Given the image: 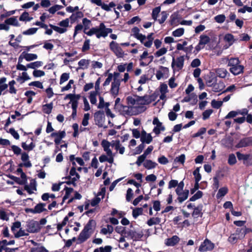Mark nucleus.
<instances>
[{"mask_svg":"<svg viewBox=\"0 0 252 252\" xmlns=\"http://www.w3.org/2000/svg\"><path fill=\"white\" fill-rule=\"evenodd\" d=\"M227 66L229 67V71L234 75H238L243 72L244 66L240 64V61L237 58L228 59Z\"/></svg>","mask_w":252,"mask_h":252,"instance_id":"obj_1","label":"nucleus"},{"mask_svg":"<svg viewBox=\"0 0 252 252\" xmlns=\"http://www.w3.org/2000/svg\"><path fill=\"white\" fill-rule=\"evenodd\" d=\"M127 104L133 107L134 109L140 110V113L146 109L144 106H142L141 96L137 95H131L126 98Z\"/></svg>","mask_w":252,"mask_h":252,"instance_id":"obj_2","label":"nucleus"},{"mask_svg":"<svg viewBox=\"0 0 252 252\" xmlns=\"http://www.w3.org/2000/svg\"><path fill=\"white\" fill-rule=\"evenodd\" d=\"M95 34L97 38L106 37L107 33L105 32V25L103 23H101L98 27H93L88 31L87 35L91 36Z\"/></svg>","mask_w":252,"mask_h":252,"instance_id":"obj_3","label":"nucleus"},{"mask_svg":"<svg viewBox=\"0 0 252 252\" xmlns=\"http://www.w3.org/2000/svg\"><path fill=\"white\" fill-rule=\"evenodd\" d=\"M69 20L70 19L69 18H66L65 19L60 21L58 23V25L61 27L53 25L52 24H49V26L55 31L60 34H62L66 32L67 30V28L69 27Z\"/></svg>","mask_w":252,"mask_h":252,"instance_id":"obj_4","label":"nucleus"},{"mask_svg":"<svg viewBox=\"0 0 252 252\" xmlns=\"http://www.w3.org/2000/svg\"><path fill=\"white\" fill-rule=\"evenodd\" d=\"M121 46V44L114 41H111L109 44L110 49L118 58H123L125 55Z\"/></svg>","mask_w":252,"mask_h":252,"instance_id":"obj_5","label":"nucleus"},{"mask_svg":"<svg viewBox=\"0 0 252 252\" xmlns=\"http://www.w3.org/2000/svg\"><path fill=\"white\" fill-rule=\"evenodd\" d=\"M66 179L69 180L66 182L68 185H76V182L80 178V175L76 172V167L72 166L70 170L69 176L66 177Z\"/></svg>","mask_w":252,"mask_h":252,"instance_id":"obj_6","label":"nucleus"},{"mask_svg":"<svg viewBox=\"0 0 252 252\" xmlns=\"http://www.w3.org/2000/svg\"><path fill=\"white\" fill-rule=\"evenodd\" d=\"M214 244L208 239H206L201 244L198 250L201 252L211 251L214 249Z\"/></svg>","mask_w":252,"mask_h":252,"instance_id":"obj_7","label":"nucleus"},{"mask_svg":"<svg viewBox=\"0 0 252 252\" xmlns=\"http://www.w3.org/2000/svg\"><path fill=\"white\" fill-rule=\"evenodd\" d=\"M199 38V43L195 47V49L197 52H198L203 49L205 47V45L209 43L210 41V37L207 35H201Z\"/></svg>","mask_w":252,"mask_h":252,"instance_id":"obj_8","label":"nucleus"},{"mask_svg":"<svg viewBox=\"0 0 252 252\" xmlns=\"http://www.w3.org/2000/svg\"><path fill=\"white\" fill-rule=\"evenodd\" d=\"M184 58L183 56H180L175 59L174 57H173L172 62L171 63V66L173 69H177L178 70L182 69L184 66Z\"/></svg>","mask_w":252,"mask_h":252,"instance_id":"obj_9","label":"nucleus"},{"mask_svg":"<svg viewBox=\"0 0 252 252\" xmlns=\"http://www.w3.org/2000/svg\"><path fill=\"white\" fill-rule=\"evenodd\" d=\"M91 1L92 3L95 4L97 6H100L102 9L107 11H110L111 8L116 6V4L113 1L110 2L109 4L102 2L101 0H91Z\"/></svg>","mask_w":252,"mask_h":252,"instance_id":"obj_10","label":"nucleus"},{"mask_svg":"<svg viewBox=\"0 0 252 252\" xmlns=\"http://www.w3.org/2000/svg\"><path fill=\"white\" fill-rule=\"evenodd\" d=\"M169 75V69L167 67L160 66L158 70H157L156 76L158 80L161 78L166 79Z\"/></svg>","mask_w":252,"mask_h":252,"instance_id":"obj_11","label":"nucleus"},{"mask_svg":"<svg viewBox=\"0 0 252 252\" xmlns=\"http://www.w3.org/2000/svg\"><path fill=\"white\" fill-rule=\"evenodd\" d=\"M120 86V81L118 79H114L111 84V87L110 91V94L114 97H116L119 94Z\"/></svg>","mask_w":252,"mask_h":252,"instance_id":"obj_12","label":"nucleus"},{"mask_svg":"<svg viewBox=\"0 0 252 252\" xmlns=\"http://www.w3.org/2000/svg\"><path fill=\"white\" fill-rule=\"evenodd\" d=\"M175 192L178 195V197L175 201H178L180 204L188 198L189 190L188 189H185V190H175Z\"/></svg>","mask_w":252,"mask_h":252,"instance_id":"obj_13","label":"nucleus"},{"mask_svg":"<svg viewBox=\"0 0 252 252\" xmlns=\"http://www.w3.org/2000/svg\"><path fill=\"white\" fill-rule=\"evenodd\" d=\"M40 229L39 223L36 221L31 220L27 224V230L31 233L37 232Z\"/></svg>","mask_w":252,"mask_h":252,"instance_id":"obj_14","label":"nucleus"},{"mask_svg":"<svg viewBox=\"0 0 252 252\" xmlns=\"http://www.w3.org/2000/svg\"><path fill=\"white\" fill-rule=\"evenodd\" d=\"M236 155L238 159L239 160H243L244 164L248 166L252 164V162L250 161V157L251 156L250 154H243L241 153L237 152Z\"/></svg>","mask_w":252,"mask_h":252,"instance_id":"obj_15","label":"nucleus"},{"mask_svg":"<svg viewBox=\"0 0 252 252\" xmlns=\"http://www.w3.org/2000/svg\"><path fill=\"white\" fill-rule=\"evenodd\" d=\"M101 146L103 148V150L106 153L108 157H114L110 147L111 146V143L106 140H103L101 142Z\"/></svg>","mask_w":252,"mask_h":252,"instance_id":"obj_16","label":"nucleus"},{"mask_svg":"<svg viewBox=\"0 0 252 252\" xmlns=\"http://www.w3.org/2000/svg\"><path fill=\"white\" fill-rule=\"evenodd\" d=\"M123 111L124 114L128 116L136 115L140 113V110H135L133 107L128 105L123 106Z\"/></svg>","mask_w":252,"mask_h":252,"instance_id":"obj_17","label":"nucleus"},{"mask_svg":"<svg viewBox=\"0 0 252 252\" xmlns=\"http://www.w3.org/2000/svg\"><path fill=\"white\" fill-rule=\"evenodd\" d=\"M252 145V137H248L242 139L237 144V148H242Z\"/></svg>","mask_w":252,"mask_h":252,"instance_id":"obj_18","label":"nucleus"},{"mask_svg":"<svg viewBox=\"0 0 252 252\" xmlns=\"http://www.w3.org/2000/svg\"><path fill=\"white\" fill-rule=\"evenodd\" d=\"M24 189L30 194H32L34 191L36 190V183L34 180L32 179L31 180L29 185H25Z\"/></svg>","mask_w":252,"mask_h":252,"instance_id":"obj_19","label":"nucleus"},{"mask_svg":"<svg viewBox=\"0 0 252 252\" xmlns=\"http://www.w3.org/2000/svg\"><path fill=\"white\" fill-rule=\"evenodd\" d=\"M92 234L93 233L90 232L83 229L80 233L78 240L80 243L84 242L91 236Z\"/></svg>","mask_w":252,"mask_h":252,"instance_id":"obj_20","label":"nucleus"},{"mask_svg":"<svg viewBox=\"0 0 252 252\" xmlns=\"http://www.w3.org/2000/svg\"><path fill=\"white\" fill-rule=\"evenodd\" d=\"M21 160L24 162L23 165L26 167H31L32 166V164L31 161L29 160V156L28 154L24 152L21 154ZM20 166H22V164H20Z\"/></svg>","mask_w":252,"mask_h":252,"instance_id":"obj_21","label":"nucleus"},{"mask_svg":"<svg viewBox=\"0 0 252 252\" xmlns=\"http://www.w3.org/2000/svg\"><path fill=\"white\" fill-rule=\"evenodd\" d=\"M153 33H151L149 34L147 36H145V38L142 40V42H140L147 48L151 47L154 40V38L153 37Z\"/></svg>","mask_w":252,"mask_h":252,"instance_id":"obj_22","label":"nucleus"},{"mask_svg":"<svg viewBox=\"0 0 252 252\" xmlns=\"http://www.w3.org/2000/svg\"><path fill=\"white\" fill-rule=\"evenodd\" d=\"M46 206V204L45 203H39L37 204L33 209H30V212L36 214V213H40L46 210L45 207Z\"/></svg>","mask_w":252,"mask_h":252,"instance_id":"obj_23","label":"nucleus"},{"mask_svg":"<svg viewBox=\"0 0 252 252\" xmlns=\"http://www.w3.org/2000/svg\"><path fill=\"white\" fill-rule=\"evenodd\" d=\"M250 231V229L246 227L238 228L236 229L235 234L240 239L244 238L245 235Z\"/></svg>","mask_w":252,"mask_h":252,"instance_id":"obj_24","label":"nucleus"},{"mask_svg":"<svg viewBox=\"0 0 252 252\" xmlns=\"http://www.w3.org/2000/svg\"><path fill=\"white\" fill-rule=\"evenodd\" d=\"M139 31L140 30L137 27H135L132 29L133 36L140 42H142V40L145 38V35L139 33Z\"/></svg>","mask_w":252,"mask_h":252,"instance_id":"obj_25","label":"nucleus"},{"mask_svg":"<svg viewBox=\"0 0 252 252\" xmlns=\"http://www.w3.org/2000/svg\"><path fill=\"white\" fill-rule=\"evenodd\" d=\"M179 238L177 236L174 235L166 239L165 244L168 246H174L179 242Z\"/></svg>","mask_w":252,"mask_h":252,"instance_id":"obj_26","label":"nucleus"},{"mask_svg":"<svg viewBox=\"0 0 252 252\" xmlns=\"http://www.w3.org/2000/svg\"><path fill=\"white\" fill-rule=\"evenodd\" d=\"M152 139L150 134H147L145 131L142 132L140 140L142 143L149 144L152 142Z\"/></svg>","mask_w":252,"mask_h":252,"instance_id":"obj_27","label":"nucleus"},{"mask_svg":"<svg viewBox=\"0 0 252 252\" xmlns=\"http://www.w3.org/2000/svg\"><path fill=\"white\" fill-rule=\"evenodd\" d=\"M32 244L35 247L31 248V252H49L43 246L32 241Z\"/></svg>","mask_w":252,"mask_h":252,"instance_id":"obj_28","label":"nucleus"},{"mask_svg":"<svg viewBox=\"0 0 252 252\" xmlns=\"http://www.w3.org/2000/svg\"><path fill=\"white\" fill-rule=\"evenodd\" d=\"M224 87L225 86L224 83L221 81L214 82V84L212 86V91L216 93L220 92L224 89Z\"/></svg>","mask_w":252,"mask_h":252,"instance_id":"obj_29","label":"nucleus"},{"mask_svg":"<svg viewBox=\"0 0 252 252\" xmlns=\"http://www.w3.org/2000/svg\"><path fill=\"white\" fill-rule=\"evenodd\" d=\"M95 222L94 220H90L85 225L84 229L92 233H93L95 227Z\"/></svg>","mask_w":252,"mask_h":252,"instance_id":"obj_30","label":"nucleus"},{"mask_svg":"<svg viewBox=\"0 0 252 252\" xmlns=\"http://www.w3.org/2000/svg\"><path fill=\"white\" fill-rule=\"evenodd\" d=\"M6 78L4 77L0 78V95L5 94L6 91L3 92L7 89L8 85L5 84Z\"/></svg>","mask_w":252,"mask_h":252,"instance_id":"obj_31","label":"nucleus"},{"mask_svg":"<svg viewBox=\"0 0 252 252\" xmlns=\"http://www.w3.org/2000/svg\"><path fill=\"white\" fill-rule=\"evenodd\" d=\"M84 16V14L81 11H77L75 13L72 14V15L70 16L69 19L71 21V23H74L76 21H77L78 19H80L82 18Z\"/></svg>","mask_w":252,"mask_h":252,"instance_id":"obj_32","label":"nucleus"},{"mask_svg":"<svg viewBox=\"0 0 252 252\" xmlns=\"http://www.w3.org/2000/svg\"><path fill=\"white\" fill-rule=\"evenodd\" d=\"M23 56V58L28 62L35 60L37 59V55L35 54L27 53L23 52L21 55Z\"/></svg>","mask_w":252,"mask_h":252,"instance_id":"obj_33","label":"nucleus"},{"mask_svg":"<svg viewBox=\"0 0 252 252\" xmlns=\"http://www.w3.org/2000/svg\"><path fill=\"white\" fill-rule=\"evenodd\" d=\"M82 24L84 28L83 32L86 34L87 35V33L88 32L87 30H89L90 28L91 25V21L86 18H85L82 20Z\"/></svg>","mask_w":252,"mask_h":252,"instance_id":"obj_34","label":"nucleus"},{"mask_svg":"<svg viewBox=\"0 0 252 252\" xmlns=\"http://www.w3.org/2000/svg\"><path fill=\"white\" fill-rule=\"evenodd\" d=\"M5 23L14 27H19L20 24L16 17H12L5 20Z\"/></svg>","mask_w":252,"mask_h":252,"instance_id":"obj_35","label":"nucleus"},{"mask_svg":"<svg viewBox=\"0 0 252 252\" xmlns=\"http://www.w3.org/2000/svg\"><path fill=\"white\" fill-rule=\"evenodd\" d=\"M158 164L150 159L146 160L143 163V166L147 169L155 168Z\"/></svg>","mask_w":252,"mask_h":252,"instance_id":"obj_36","label":"nucleus"},{"mask_svg":"<svg viewBox=\"0 0 252 252\" xmlns=\"http://www.w3.org/2000/svg\"><path fill=\"white\" fill-rule=\"evenodd\" d=\"M14 243V240H10L9 241H7L6 240H3L2 241H0V252H2L3 250H5V249L6 248V246L13 245Z\"/></svg>","mask_w":252,"mask_h":252,"instance_id":"obj_37","label":"nucleus"},{"mask_svg":"<svg viewBox=\"0 0 252 252\" xmlns=\"http://www.w3.org/2000/svg\"><path fill=\"white\" fill-rule=\"evenodd\" d=\"M216 73L217 75L222 78H224L228 74L227 70L223 68H220L216 69Z\"/></svg>","mask_w":252,"mask_h":252,"instance_id":"obj_38","label":"nucleus"},{"mask_svg":"<svg viewBox=\"0 0 252 252\" xmlns=\"http://www.w3.org/2000/svg\"><path fill=\"white\" fill-rule=\"evenodd\" d=\"M141 100L142 106H144L145 105L150 104L152 102L153 99L151 96L145 95L144 96H141Z\"/></svg>","mask_w":252,"mask_h":252,"instance_id":"obj_39","label":"nucleus"},{"mask_svg":"<svg viewBox=\"0 0 252 252\" xmlns=\"http://www.w3.org/2000/svg\"><path fill=\"white\" fill-rule=\"evenodd\" d=\"M99 161L101 163L107 161L109 163H112L114 161L113 157H108L107 155H102L99 158Z\"/></svg>","mask_w":252,"mask_h":252,"instance_id":"obj_40","label":"nucleus"},{"mask_svg":"<svg viewBox=\"0 0 252 252\" xmlns=\"http://www.w3.org/2000/svg\"><path fill=\"white\" fill-rule=\"evenodd\" d=\"M53 104L52 102L44 104L42 106V110L45 113L49 114L51 113L53 109Z\"/></svg>","mask_w":252,"mask_h":252,"instance_id":"obj_41","label":"nucleus"},{"mask_svg":"<svg viewBox=\"0 0 252 252\" xmlns=\"http://www.w3.org/2000/svg\"><path fill=\"white\" fill-rule=\"evenodd\" d=\"M43 65V63L41 61H36L27 64V68L35 69L38 68Z\"/></svg>","mask_w":252,"mask_h":252,"instance_id":"obj_42","label":"nucleus"},{"mask_svg":"<svg viewBox=\"0 0 252 252\" xmlns=\"http://www.w3.org/2000/svg\"><path fill=\"white\" fill-rule=\"evenodd\" d=\"M113 230V227L111 225L107 224L106 227H103L101 229V233L104 235L111 234Z\"/></svg>","mask_w":252,"mask_h":252,"instance_id":"obj_43","label":"nucleus"},{"mask_svg":"<svg viewBox=\"0 0 252 252\" xmlns=\"http://www.w3.org/2000/svg\"><path fill=\"white\" fill-rule=\"evenodd\" d=\"M21 146L24 150L30 151L33 149L35 147V145L33 142H31L29 145L27 144L25 142H22Z\"/></svg>","mask_w":252,"mask_h":252,"instance_id":"obj_44","label":"nucleus"},{"mask_svg":"<svg viewBox=\"0 0 252 252\" xmlns=\"http://www.w3.org/2000/svg\"><path fill=\"white\" fill-rule=\"evenodd\" d=\"M15 84H16V82L14 80L10 81L8 83V86H9L8 92L11 94H16L17 93V90L14 87V85Z\"/></svg>","mask_w":252,"mask_h":252,"instance_id":"obj_45","label":"nucleus"},{"mask_svg":"<svg viewBox=\"0 0 252 252\" xmlns=\"http://www.w3.org/2000/svg\"><path fill=\"white\" fill-rule=\"evenodd\" d=\"M79 67L81 69H87L89 64V61L86 59L81 60L78 63Z\"/></svg>","mask_w":252,"mask_h":252,"instance_id":"obj_46","label":"nucleus"},{"mask_svg":"<svg viewBox=\"0 0 252 252\" xmlns=\"http://www.w3.org/2000/svg\"><path fill=\"white\" fill-rule=\"evenodd\" d=\"M0 219L3 220H8L9 213L3 209H0Z\"/></svg>","mask_w":252,"mask_h":252,"instance_id":"obj_47","label":"nucleus"},{"mask_svg":"<svg viewBox=\"0 0 252 252\" xmlns=\"http://www.w3.org/2000/svg\"><path fill=\"white\" fill-rule=\"evenodd\" d=\"M199 167H197L193 172V175L194 177L195 183H199V182L201 179V175L199 173Z\"/></svg>","mask_w":252,"mask_h":252,"instance_id":"obj_48","label":"nucleus"},{"mask_svg":"<svg viewBox=\"0 0 252 252\" xmlns=\"http://www.w3.org/2000/svg\"><path fill=\"white\" fill-rule=\"evenodd\" d=\"M64 190H65V193L63 198V201L61 203V205H62L63 204V202L66 199H67L69 198V195L72 192L73 189L72 188L65 187L64 188Z\"/></svg>","mask_w":252,"mask_h":252,"instance_id":"obj_49","label":"nucleus"},{"mask_svg":"<svg viewBox=\"0 0 252 252\" xmlns=\"http://www.w3.org/2000/svg\"><path fill=\"white\" fill-rule=\"evenodd\" d=\"M228 192V189L226 187L221 188L219 189L217 194V197L219 198L224 196Z\"/></svg>","mask_w":252,"mask_h":252,"instance_id":"obj_50","label":"nucleus"},{"mask_svg":"<svg viewBox=\"0 0 252 252\" xmlns=\"http://www.w3.org/2000/svg\"><path fill=\"white\" fill-rule=\"evenodd\" d=\"M160 222V219L159 218H152L147 221V224L152 226L154 224H159Z\"/></svg>","mask_w":252,"mask_h":252,"instance_id":"obj_51","label":"nucleus"},{"mask_svg":"<svg viewBox=\"0 0 252 252\" xmlns=\"http://www.w3.org/2000/svg\"><path fill=\"white\" fill-rule=\"evenodd\" d=\"M129 235L134 241L138 240L142 237V234L133 231H129Z\"/></svg>","mask_w":252,"mask_h":252,"instance_id":"obj_52","label":"nucleus"},{"mask_svg":"<svg viewBox=\"0 0 252 252\" xmlns=\"http://www.w3.org/2000/svg\"><path fill=\"white\" fill-rule=\"evenodd\" d=\"M224 40L231 46L234 42V36L231 34H226L224 37Z\"/></svg>","mask_w":252,"mask_h":252,"instance_id":"obj_53","label":"nucleus"},{"mask_svg":"<svg viewBox=\"0 0 252 252\" xmlns=\"http://www.w3.org/2000/svg\"><path fill=\"white\" fill-rule=\"evenodd\" d=\"M63 8V6L62 5L56 4L50 8H49L48 10L49 12L52 14H55L57 11Z\"/></svg>","mask_w":252,"mask_h":252,"instance_id":"obj_54","label":"nucleus"},{"mask_svg":"<svg viewBox=\"0 0 252 252\" xmlns=\"http://www.w3.org/2000/svg\"><path fill=\"white\" fill-rule=\"evenodd\" d=\"M52 137H54L55 138H58L60 139H63L65 136V132L64 131H60L58 132H53L51 134Z\"/></svg>","mask_w":252,"mask_h":252,"instance_id":"obj_55","label":"nucleus"},{"mask_svg":"<svg viewBox=\"0 0 252 252\" xmlns=\"http://www.w3.org/2000/svg\"><path fill=\"white\" fill-rule=\"evenodd\" d=\"M21 225V222L18 221L13 223L11 226V231L14 234L18 231V229L20 228Z\"/></svg>","mask_w":252,"mask_h":252,"instance_id":"obj_56","label":"nucleus"},{"mask_svg":"<svg viewBox=\"0 0 252 252\" xmlns=\"http://www.w3.org/2000/svg\"><path fill=\"white\" fill-rule=\"evenodd\" d=\"M203 192L200 190H198L191 197L189 198L190 201H195V200L202 197Z\"/></svg>","mask_w":252,"mask_h":252,"instance_id":"obj_57","label":"nucleus"},{"mask_svg":"<svg viewBox=\"0 0 252 252\" xmlns=\"http://www.w3.org/2000/svg\"><path fill=\"white\" fill-rule=\"evenodd\" d=\"M184 33V29L182 28H179L172 32V35L175 37H180L183 35Z\"/></svg>","mask_w":252,"mask_h":252,"instance_id":"obj_58","label":"nucleus"},{"mask_svg":"<svg viewBox=\"0 0 252 252\" xmlns=\"http://www.w3.org/2000/svg\"><path fill=\"white\" fill-rule=\"evenodd\" d=\"M90 40L86 39L84 42L82 48V51L85 52L88 51L90 48Z\"/></svg>","mask_w":252,"mask_h":252,"instance_id":"obj_59","label":"nucleus"},{"mask_svg":"<svg viewBox=\"0 0 252 252\" xmlns=\"http://www.w3.org/2000/svg\"><path fill=\"white\" fill-rule=\"evenodd\" d=\"M202 206H198L194 208V210L192 213V216L195 218H197L201 214Z\"/></svg>","mask_w":252,"mask_h":252,"instance_id":"obj_60","label":"nucleus"},{"mask_svg":"<svg viewBox=\"0 0 252 252\" xmlns=\"http://www.w3.org/2000/svg\"><path fill=\"white\" fill-rule=\"evenodd\" d=\"M143 209L142 208H137L133 210L132 216L133 218L136 219L138 216L142 214Z\"/></svg>","mask_w":252,"mask_h":252,"instance_id":"obj_61","label":"nucleus"},{"mask_svg":"<svg viewBox=\"0 0 252 252\" xmlns=\"http://www.w3.org/2000/svg\"><path fill=\"white\" fill-rule=\"evenodd\" d=\"M160 11V7L159 6L156 7L153 9L152 16L153 19H154L155 20H157L158 15Z\"/></svg>","mask_w":252,"mask_h":252,"instance_id":"obj_62","label":"nucleus"},{"mask_svg":"<svg viewBox=\"0 0 252 252\" xmlns=\"http://www.w3.org/2000/svg\"><path fill=\"white\" fill-rule=\"evenodd\" d=\"M167 52V49L163 47L158 50L155 53V56L156 57H159L164 54H165Z\"/></svg>","mask_w":252,"mask_h":252,"instance_id":"obj_63","label":"nucleus"},{"mask_svg":"<svg viewBox=\"0 0 252 252\" xmlns=\"http://www.w3.org/2000/svg\"><path fill=\"white\" fill-rule=\"evenodd\" d=\"M69 78V74L68 73H63L60 77V84L62 85L65 81H67Z\"/></svg>","mask_w":252,"mask_h":252,"instance_id":"obj_64","label":"nucleus"}]
</instances>
